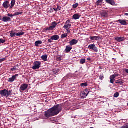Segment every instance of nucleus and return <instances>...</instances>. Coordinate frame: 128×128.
I'll return each mask as SVG.
<instances>
[{
	"instance_id": "nucleus-1",
	"label": "nucleus",
	"mask_w": 128,
	"mask_h": 128,
	"mask_svg": "<svg viewBox=\"0 0 128 128\" xmlns=\"http://www.w3.org/2000/svg\"><path fill=\"white\" fill-rule=\"evenodd\" d=\"M62 110V104H57L45 112L44 116L46 118H50L58 116Z\"/></svg>"
},
{
	"instance_id": "nucleus-2",
	"label": "nucleus",
	"mask_w": 128,
	"mask_h": 128,
	"mask_svg": "<svg viewBox=\"0 0 128 128\" xmlns=\"http://www.w3.org/2000/svg\"><path fill=\"white\" fill-rule=\"evenodd\" d=\"M0 94L2 98H9V96H12V90H2L0 91Z\"/></svg>"
},
{
	"instance_id": "nucleus-3",
	"label": "nucleus",
	"mask_w": 128,
	"mask_h": 128,
	"mask_svg": "<svg viewBox=\"0 0 128 128\" xmlns=\"http://www.w3.org/2000/svg\"><path fill=\"white\" fill-rule=\"evenodd\" d=\"M56 26H58V23H56V22H52L51 24V26L48 28H47L46 29V32H48V31L50 32L52 30H54V28H56Z\"/></svg>"
},
{
	"instance_id": "nucleus-4",
	"label": "nucleus",
	"mask_w": 128,
	"mask_h": 128,
	"mask_svg": "<svg viewBox=\"0 0 128 128\" xmlns=\"http://www.w3.org/2000/svg\"><path fill=\"white\" fill-rule=\"evenodd\" d=\"M34 66L32 68V70H38L42 66V62L40 61H36L34 62Z\"/></svg>"
},
{
	"instance_id": "nucleus-5",
	"label": "nucleus",
	"mask_w": 128,
	"mask_h": 128,
	"mask_svg": "<svg viewBox=\"0 0 128 128\" xmlns=\"http://www.w3.org/2000/svg\"><path fill=\"white\" fill-rule=\"evenodd\" d=\"M70 28H72V24H70V20H68L65 23V25L63 27V28H64V30H70Z\"/></svg>"
},
{
	"instance_id": "nucleus-6",
	"label": "nucleus",
	"mask_w": 128,
	"mask_h": 128,
	"mask_svg": "<svg viewBox=\"0 0 128 128\" xmlns=\"http://www.w3.org/2000/svg\"><path fill=\"white\" fill-rule=\"evenodd\" d=\"M88 50H94L95 52H98V48L96 46V44H90L88 46Z\"/></svg>"
},
{
	"instance_id": "nucleus-7",
	"label": "nucleus",
	"mask_w": 128,
	"mask_h": 128,
	"mask_svg": "<svg viewBox=\"0 0 128 128\" xmlns=\"http://www.w3.org/2000/svg\"><path fill=\"white\" fill-rule=\"evenodd\" d=\"M17 76H18V74L12 76L11 78H8V82H14V80H16Z\"/></svg>"
},
{
	"instance_id": "nucleus-8",
	"label": "nucleus",
	"mask_w": 128,
	"mask_h": 128,
	"mask_svg": "<svg viewBox=\"0 0 128 128\" xmlns=\"http://www.w3.org/2000/svg\"><path fill=\"white\" fill-rule=\"evenodd\" d=\"M128 20H119L118 21H116V22H119L120 24H122V26H128Z\"/></svg>"
},
{
	"instance_id": "nucleus-9",
	"label": "nucleus",
	"mask_w": 128,
	"mask_h": 128,
	"mask_svg": "<svg viewBox=\"0 0 128 128\" xmlns=\"http://www.w3.org/2000/svg\"><path fill=\"white\" fill-rule=\"evenodd\" d=\"M28 88V84H23L21 86L20 88V92H24Z\"/></svg>"
},
{
	"instance_id": "nucleus-10",
	"label": "nucleus",
	"mask_w": 128,
	"mask_h": 128,
	"mask_svg": "<svg viewBox=\"0 0 128 128\" xmlns=\"http://www.w3.org/2000/svg\"><path fill=\"white\" fill-rule=\"evenodd\" d=\"M115 40H116V42H124V40H126V38L116 37L115 38Z\"/></svg>"
},
{
	"instance_id": "nucleus-11",
	"label": "nucleus",
	"mask_w": 128,
	"mask_h": 128,
	"mask_svg": "<svg viewBox=\"0 0 128 128\" xmlns=\"http://www.w3.org/2000/svg\"><path fill=\"white\" fill-rule=\"evenodd\" d=\"M2 21L4 22H12V18L10 17L4 16L2 18Z\"/></svg>"
},
{
	"instance_id": "nucleus-12",
	"label": "nucleus",
	"mask_w": 128,
	"mask_h": 128,
	"mask_svg": "<svg viewBox=\"0 0 128 128\" xmlns=\"http://www.w3.org/2000/svg\"><path fill=\"white\" fill-rule=\"evenodd\" d=\"M2 6L4 8H8L10 6V4L8 1H6L3 3Z\"/></svg>"
},
{
	"instance_id": "nucleus-13",
	"label": "nucleus",
	"mask_w": 128,
	"mask_h": 128,
	"mask_svg": "<svg viewBox=\"0 0 128 128\" xmlns=\"http://www.w3.org/2000/svg\"><path fill=\"white\" fill-rule=\"evenodd\" d=\"M90 40H102V38L99 36H90Z\"/></svg>"
},
{
	"instance_id": "nucleus-14",
	"label": "nucleus",
	"mask_w": 128,
	"mask_h": 128,
	"mask_svg": "<svg viewBox=\"0 0 128 128\" xmlns=\"http://www.w3.org/2000/svg\"><path fill=\"white\" fill-rule=\"evenodd\" d=\"M78 42V40H76V39H73L71 41L69 42V44L71 46H75V44H76Z\"/></svg>"
},
{
	"instance_id": "nucleus-15",
	"label": "nucleus",
	"mask_w": 128,
	"mask_h": 128,
	"mask_svg": "<svg viewBox=\"0 0 128 128\" xmlns=\"http://www.w3.org/2000/svg\"><path fill=\"white\" fill-rule=\"evenodd\" d=\"M72 50V47H70V46H66L65 52L66 54H68Z\"/></svg>"
},
{
	"instance_id": "nucleus-16",
	"label": "nucleus",
	"mask_w": 128,
	"mask_h": 128,
	"mask_svg": "<svg viewBox=\"0 0 128 128\" xmlns=\"http://www.w3.org/2000/svg\"><path fill=\"white\" fill-rule=\"evenodd\" d=\"M52 40H60V36L58 35H54L52 36Z\"/></svg>"
},
{
	"instance_id": "nucleus-17",
	"label": "nucleus",
	"mask_w": 128,
	"mask_h": 128,
	"mask_svg": "<svg viewBox=\"0 0 128 128\" xmlns=\"http://www.w3.org/2000/svg\"><path fill=\"white\" fill-rule=\"evenodd\" d=\"M102 18H108V13L106 12H103L100 13Z\"/></svg>"
},
{
	"instance_id": "nucleus-18",
	"label": "nucleus",
	"mask_w": 128,
	"mask_h": 128,
	"mask_svg": "<svg viewBox=\"0 0 128 128\" xmlns=\"http://www.w3.org/2000/svg\"><path fill=\"white\" fill-rule=\"evenodd\" d=\"M40 44H42V41L38 40V41L36 42H35L36 46H40Z\"/></svg>"
},
{
	"instance_id": "nucleus-19",
	"label": "nucleus",
	"mask_w": 128,
	"mask_h": 128,
	"mask_svg": "<svg viewBox=\"0 0 128 128\" xmlns=\"http://www.w3.org/2000/svg\"><path fill=\"white\" fill-rule=\"evenodd\" d=\"M80 16L78 14H75L73 16L74 20H80Z\"/></svg>"
},
{
	"instance_id": "nucleus-20",
	"label": "nucleus",
	"mask_w": 128,
	"mask_h": 128,
	"mask_svg": "<svg viewBox=\"0 0 128 128\" xmlns=\"http://www.w3.org/2000/svg\"><path fill=\"white\" fill-rule=\"evenodd\" d=\"M60 70L58 68L54 69L52 70L54 74H58L60 72Z\"/></svg>"
},
{
	"instance_id": "nucleus-21",
	"label": "nucleus",
	"mask_w": 128,
	"mask_h": 128,
	"mask_svg": "<svg viewBox=\"0 0 128 128\" xmlns=\"http://www.w3.org/2000/svg\"><path fill=\"white\" fill-rule=\"evenodd\" d=\"M104 0H98L96 2V5L98 6H102V2Z\"/></svg>"
},
{
	"instance_id": "nucleus-22",
	"label": "nucleus",
	"mask_w": 128,
	"mask_h": 128,
	"mask_svg": "<svg viewBox=\"0 0 128 128\" xmlns=\"http://www.w3.org/2000/svg\"><path fill=\"white\" fill-rule=\"evenodd\" d=\"M41 58L44 60V62H46L48 60V55H43L41 56Z\"/></svg>"
},
{
	"instance_id": "nucleus-23",
	"label": "nucleus",
	"mask_w": 128,
	"mask_h": 128,
	"mask_svg": "<svg viewBox=\"0 0 128 128\" xmlns=\"http://www.w3.org/2000/svg\"><path fill=\"white\" fill-rule=\"evenodd\" d=\"M16 36V33L14 32V31H12L10 32V36L11 38H14Z\"/></svg>"
},
{
	"instance_id": "nucleus-24",
	"label": "nucleus",
	"mask_w": 128,
	"mask_h": 128,
	"mask_svg": "<svg viewBox=\"0 0 128 128\" xmlns=\"http://www.w3.org/2000/svg\"><path fill=\"white\" fill-rule=\"evenodd\" d=\"M116 83L120 84V86H122L124 84V82L122 80H118L116 81Z\"/></svg>"
},
{
	"instance_id": "nucleus-25",
	"label": "nucleus",
	"mask_w": 128,
	"mask_h": 128,
	"mask_svg": "<svg viewBox=\"0 0 128 128\" xmlns=\"http://www.w3.org/2000/svg\"><path fill=\"white\" fill-rule=\"evenodd\" d=\"M14 4H16V0H12L11 2V6H10V8H12L14 6Z\"/></svg>"
},
{
	"instance_id": "nucleus-26",
	"label": "nucleus",
	"mask_w": 128,
	"mask_h": 128,
	"mask_svg": "<svg viewBox=\"0 0 128 128\" xmlns=\"http://www.w3.org/2000/svg\"><path fill=\"white\" fill-rule=\"evenodd\" d=\"M24 32H20L18 33H16V36H24Z\"/></svg>"
},
{
	"instance_id": "nucleus-27",
	"label": "nucleus",
	"mask_w": 128,
	"mask_h": 128,
	"mask_svg": "<svg viewBox=\"0 0 128 128\" xmlns=\"http://www.w3.org/2000/svg\"><path fill=\"white\" fill-rule=\"evenodd\" d=\"M68 35L66 33L62 34L61 36V38L64 40V38H68Z\"/></svg>"
},
{
	"instance_id": "nucleus-28",
	"label": "nucleus",
	"mask_w": 128,
	"mask_h": 128,
	"mask_svg": "<svg viewBox=\"0 0 128 128\" xmlns=\"http://www.w3.org/2000/svg\"><path fill=\"white\" fill-rule=\"evenodd\" d=\"M105 1L107 4H111V6H112V0H105Z\"/></svg>"
},
{
	"instance_id": "nucleus-29",
	"label": "nucleus",
	"mask_w": 128,
	"mask_h": 128,
	"mask_svg": "<svg viewBox=\"0 0 128 128\" xmlns=\"http://www.w3.org/2000/svg\"><path fill=\"white\" fill-rule=\"evenodd\" d=\"M86 59H81L80 60V64H86Z\"/></svg>"
},
{
	"instance_id": "nucleus-30",
	"label": "nucleus",
	"mask_w": 128,
	"mask_h": 128,
	"mask_svg": "<svg viewBox=\"0 0 128 128\" xmlns=\"http://www.w3.org/2000/svg\"><path fill=\"white\" fill-rule=\"evenodd\" d=\"M80 86H82V88H84V86H88V83H82L80 84Z\"/></svg>"
},
{
	"instance_id": "nucleus-31",
	"label": "nucleus",
	"mask_w": 128,
	"mask_h": 128,
	"mask_svg": "<svg viewBox=\"0 0 128 128\" xmlns=\"http://www.w3.org/2000/svg\"><path fill=\"white\" fill-rule=\"evenodd\" d=\"M20 14H22V12H16L14 14L15 16H20Z\"/></svg>"
},
{
	"instance_id": "nucleus-32",
	"label": "nucleus",
	"mask_w": 128,
	"mask_h": 128,
	"mask_svg": "<svg viewBox=\"0 0 128 128\" xmlns=\"http://www.w3.org/2000/svg\"><path fill=\"white\" fill-rule=\"evenodd\" d=\"M104 78V74H101L100 76V80H103Z\"/></svg>"
},
{
	"instance_id": "nucleus-33",
	"label": "nucleus",
	"mask_w": 128,
	"mask_h": 128,
	"mask_svg": "<svg viewBox=\"0 0 128 128\" xmlns=\"http://www.w3.org/2000/svg\"><path fill=\"white\" fill-rule=\"evenodd\" d=\"M118 75L115 74L114 75H112V82L114 83V78H116V76H118Z\"/></svg>"
},
{
	"instance_id": "nucleus-34",
	"label": "nucleus",
	"mask_w": 128,
	"mask_h": 128,
	"mask_svg": "<svg viewBox=\"0 0 128 128\" xmlns=\"http://www.w3.org/2000/svg\"><path fill=\"white\" fill-rule=\"evenodd\" d=\"M114 98H118V96H120V93H118V92H116L114 94Z\"/></svg>"
},
{
	"instance_id": "nucleus-35",
	"label": "nucleus",
	"mask_w": 128,
	"mask_h": 128,
	"mask_svg": "<svg viewBox=\"0 0 128 128\" xmlns=\"http://www.w3.org/2000/svg\"><path fill=\"white\" fill-rule=\"evenodd\" d=\"M78 6V3H76V4L72 6L73 8H76Z\"/></svg>"
},
{
	"instance_id": "nucleus-36",
	"label": "nucleus",
	"mask_w": 128,
	"mask_h": 128,
	"mask_svg": "<svg viewBox=\"0 0 128 128\" xmlns=\"http://www.w3.org/2000/svg\"><path fill=\"white\" fill-rule=\"evenodd\" d=\"M6 42V40H3L2 38H0V44H4Z\"/></svg>"
},
{
	"instance_id": "nucleus-37",
	"label": "nucleus",
	"mask_w": 128,
	"mask_h": 128,
	"mask_svg": "<svg viewBox=\"0 0 128 128\" xmlns=\"http://www.w3.org/2000/svg\"><path fill=\"white\" fill-rule=\"evenodd\" d=\"M83 96V98H86V96H88V94H86V93L85 92H84V93L82 94Z\"/></svg>"
},
{
	"instance_id": "nucleus-38",
	"label": "nucleus",
	"mask_w": 128,
	"mask_h": 128,
	"mask_svg": "<svg viewBox=\"0 0 128 128\" xmlns=\"http://www.w3.org/2000/svg\"><path fill=\"white\" fill-rule=\"evenodd\" d=\"M18 70V68H16V67H14L13 68H12L10 69V71L11 72H14V70Z\"/></svg>"
},
{
	"instance_id": "nucleus-39",
	"label": "nucleus",
	"mask_w": 128,
	"mask_h": 128,
	"mask_svg": "<svg viewBox=\"0 0 128 128\" xmlns=\"http://www.w3.org/2000/svg\"><path fill=\"white\" fill-rule=\"evenodd\" d=\"M6 58H0V64H2L3 62H4V60H6Z\"/></svg>"
},
{
	"instance_id": "nucleus-40",
	"label": "nucleus",
	"mask_w": 128,
	"mask_h": 128,
	"mask_svg": "<svg viewBox=\"0 0 128 128\" xmlns=\"http://www.w3.org/2000/svg\"><path fill=\"white\" fill-rule=\"evenodd\" d=\"M8 16L9 18H14V16H14V14L12 15V14H8Z\"/></svg>"
},
{
	"instance_id": "nucleus-41",
	"label": "nucleus",
	"mask_w": 128,
	"mask_h": 128,
	"mask_svg": "<svg viewBox=\"0 0 128 128\" xmlns=\"http://www.w3.org/2000/svg\"><path fill=\"white\" fill-rule=\"evenodd\" d=\"M84 92H86L87 94H90V91H88V89H86Z\"/></svg>"
},
{
	"instance_id": "nucleus-42",
	"label": "nucleus",
	"mask_w": 128,
	"mask_h": 128,
	"mask_svg": "<svg viewBox=\"0 0 128 128\" xmlns=\"http://www.w3.org/2000/svg\"><path fill=\"white\" fill-rule=\"evenodd\" d=\"M110 84H112V76H110Z\"/></svg>"
},
{
	"instance_id": "nucleus-43",
	"label": "nucleus",
	"mask_w": 128,
	"mask_h": 128,
	"mask_svg": "<svg viewBox=\"0 0 128 128\" xmlns=\"http://www.w3.org/2000/svg\"><path fill=\"white\" fill-rule=\"evenodd\" d=\"M48 42H49V43L52 42V37H51V38L50 39H48Z\"/></svg>"
},
{
	"instance_id": "nucleus-44",
	"label": "nucleus",
	"mask_w": 128,
	"mask_h": 128,
	"mask_svg": "<svg viewBox=\"0 0 128 128\" xmlns=\"http://www.w3.org/2000/svg\"><path fill=\"white\" fill-rule=\"evenodd\" d=\"M66 32L67 34H70V30H68V29H66Z\"/></svg>"
},
{
	"instance_id": "nucleus-45",
	"label": "nucleus",
	"mask_w": 128,
	"mask_h": 128,
	"mask_svg": "<svg viewBox=\"0 0 128 128\" xmlns=\"http://www.w3.org/2000/svg\"><path fill=\"white\" fill-rule=\"evenodd\" d=\"M121 128H128V125L123 126L121 127Z\"/></svg>"
},
{
	"instance_id": "nucleus-46",
	"label": "nucleus",
	"mask_w": 128,
	"mask_h": 128,
	"mask_svg": "<svg viewBox=\"0 0 128 128\" xmlns=\"http://www.w3.org/2000/svg\"><path fill=\"white\" fill-rule=\"evenodd\" d=\"M57 10H62V7H60V6H58V7L57 8Z\"/></svg>"
},
{
	"instance_id": "nucleus-47",
	"label": "nucleus",
	"mask_w": 128,
	"mask_h": 128,
	"mask_svg": "<svg viewBox=\"0 0 128 128\" xmlns=\"http://www.w3.org/2000/svg\"><path fill=\"white\" fill-rule=\"evenodd\" d=\"M112 6H118V4H116V2L112 1Z\"/></svg>"
},
{
	"instance_id": "nucleus-48",
	"label": "nucleus",
	"mask_w": 128,
	"mask_h": 128,
	"mask_svg": "<svg viewBox=\"0 0 128 128\" xmlns=\"http://www.w3.org/2000/svg\"><path fill=\"white\" fill-rule=\"evenodd\" d=\"M87 60H88L89 62H90V60H92V59L89 58H87Z\"/></svg>"
},
{
	"instance_id": "nucleus-49",
	"label": "nucleus",
	"mask_w": 128,
	"mask_h": 128,
	"mask_svg": "<svg viewBox=\"0 0 128 128\" xmlns=\"http://www.w3.org/2000/svg\"><path fill=\"white\" fill-rule=\"evenodd\" d=\"M54 10H55V12H58V8H54Z\"/></svg>"
},
{
	"instance_id": "nucleus-50",
	"label": "nucleus",
	"mask_w": 128,
	"mask_h": 128,
	"mask_svg": "<svg viewBox=\"0 0 128 128\" xmlns=\"http://www.w3.org/2000/svg\"><path fill=\"white\" fill-rule=\"evenodd\" d=\"M2 20V16H0V20Z\"/></svg>"
},
{
	"instance_id": "nucleus-51",
	"label": "nucleus",
	"mask_w": 128,
	"mask_h": 128,
	"mask_svg": "<svg viewBox=\"0 0 128 128\" xmlns=\"http://www.w3.org/2000/svg\"><path fill=\"white\" fill-rule=\"evenodd\" d=\"M102 66H100V67H99V69H100V70H102Z\"/></svg>"
},
{
	"instance_id": "nucleus-52",
	"label": "nucleus",
	"mask_w": 128,
	"mask_h": 128,
	"mask_svg": "<svg viewBox=\"0 0 128 128\" xmlns=\"http://www.w3.org/2000/svg\"><path fill=\"white\" fill-rule=\"evenodd\" d=\"M125 16H128V14H125Z\"/></svg>"
},
{
	"instance_id": "nucleus-53",
	"label": "nucleus",
	"mask_w": 128,
	"mask_h": 128,
	"mask_svg": "<svg viewBox=\"0 0 128 128\" xmlns=\"http://www.w3.org/2000/svg\"><path fill=\"white\" fill-rule=\"evenodd\" d=\"M16 66H18V65H17Z\"/></svg>"
},
{
	"instance_id": "nucleus-54",
	"label": "nucleus",
	"mask_w": 128,
	"mask_h": 128,
	"mask_svg": "<svg viewBox=\"0 0 128 128\" xmlns=\"http://www.w3.org/2000/svg\"><path fill=\"white\" fill-rule=\"evenodd\" d=\"M2 110L0 109V112H1Z\"/></svg>"
}]
</instances>
